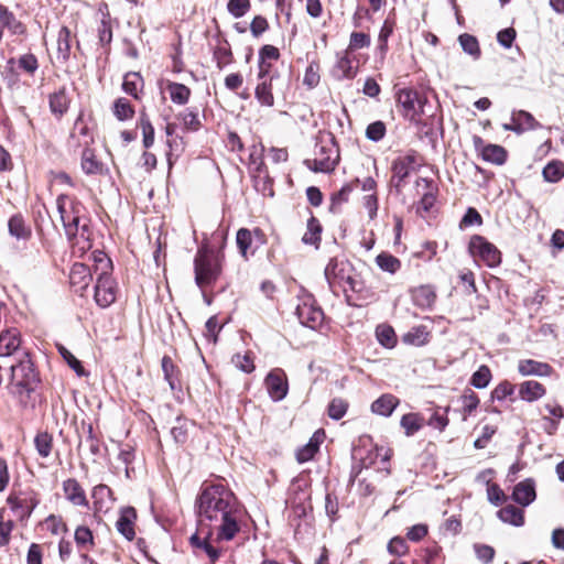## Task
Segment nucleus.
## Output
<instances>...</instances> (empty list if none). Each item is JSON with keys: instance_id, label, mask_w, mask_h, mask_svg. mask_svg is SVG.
I'll return each mask as SVG.
<instances>
[{"instance_id": "42", "label": "nucleus", "mask_w": 564, "mask_h": 564, "mask_svg": "<svg viewBox=\"0 0 564 564\" xmlns=\"http://www.w3.org/2000/svg\"><path fill=\"white\" fill-rule=\"evenodd\" d=\"M458 42L463 48V51L467 54H469L474 59H477L480 57V47L478 40L468 33H464L459 35Z\"/></svg>"}, {"instance_id": "56", "label": "nucleus", "mask_w": 564, "mask_h": 564, "mask_svg": "<svg viewBox=\"0 0 564 564\" xmlns=\"http://www.w3.org/2000/svg\"><path fill=\"white\" fill-rule=\"evenodd\" d=\"M118 459L124 465L126 476L130 478V471L133 470L130 465L134 460V449L130 445H124L120 448Z\"/></svg>"}, {"instance_id": "33", "label": "nucleus", "mask_w": 564, "mask_h": 564, "mask_svg": "<svg viewBox=\"0 0 564 564\" xmlns=\"http://www.w3.org/2000/svg\"><path fill=\"white\" fill-rule=\"evenodd\" d=\"M9 232L17 239L26 240L31 236V229L25 225L22 216L14 215L9 219Z\"/></svg>"}, {"instance_id": "40", "label": "nucleus", "mask_w": 564, "mask_h": 564, "mask_svg": "<svg viewBox=\"0 0 564 564\" xmlns=\"http://www.w3.org/2000/svg\"><path fill=\"white\" fill-rule=\"evenodd\" d=\"M161 366L164 373V379L167 381L170 388L175 390L178 384L177 368L174 365L172 358L170 356H163Z\"/></svg>"}, {"instance_id": "54", "label": "nucleus", "mask_w": 564, "mask_h": 564, "mask_svg": "<svg viewBox=\"0 0 564 564\" xmlns=\"http://www.w3.org/2000/svg\"><path fill=\"white\" fill-rule=\"evenodd\" d=\"M180 119L182 120L184 127L188 130L197 131L200 127L198 112L195 110L186 109L180 115Z\"/></svg>"}, {"instance_id": "2", "label": "nucleus", "mask_w": 564, "mask_h": 564, "mask_svg": "<svg viewBox=\"0 0 564 564\" xmlns=\"http://www.w3.org/2000/svg\"><path fill=\"white\" fill-rule=\"evenodd\" d=\"M57 210L65 232L69 239L80 236L88 237V219L84 205L69 195L62 194L56 199Z\"/></svg>"}, {"instance_id": "63", "label": "nucleus", "mask_w": 564, "mask_h": 564, "mask_svg": "<svg viewBox=\"0 0 564 564\" xmlns=\"http://www.w3.org/2000/svg\"><path fill=\"white\" fill-rule=\"evenodd\" d=\"M487 497H488V500L495 506H499L506 500L505 492L496 484L488 486Z\"/></svg>"}, {"instance_id": "45", "label": "nucleus", "mask_w": 564, "mask_h": 564, "mask_svg": "<svg viewBox=\"0 0 564 564\" xmlns=\"http://www.w3.org/2000/svg\"><path fill=\"white\" fill-rule=\"evenodd\" d=\"M113 113L118 120L124 121L133 117L134 109L129 100L126 98H119L113 104Z\"/></svg>"}, {"instance_id": "23", "label": "nucleus", "mask_w": 564, "mask_h": 564, "mask_svg": "<svg viewBox=\"0 0 564 564\" xmlns=\"http://www.w3.org/2000/svg\"><path fill=\"white\" fill-rule=\"evenodd\" d=\"M400 401L391 393H384L371 403V411L381 416H390Z\"/></svg>"}, {"instance_id": "39", "label": "nucleus", "mask_w": 564, "mask_h": 564, "mask_svg": "<svg viewBox=\"0 0 564 564\" xmlns=\"http://www.w3.org/2000/svg\"><path fill=\"white\" fill-rule=\"evenodd\" d=\"M481 155L485 161L495 164H503L507 159L506 150L502 147L496 144H488L484 147Z\"/></svg>"}, {"instance_id": "58", "label": "nucleus", "mask_w": 564, "mask_h": 564, "mask_svg": "<svg viewBox=\"0 0 564 564\" xmlns=\"http://www.w3.org/2000/svg\"><path fill=\"white\" fill-rule=\"evenodd\" d=\"M514 384L505 380L496 386V388L491 392V399L497 401H502L507 397H510L514 392Z\"/></svg>"}, {"instance_id": "20", "label": "nucleus", "mask_w": 564, "mask_h": 564, "mask_svg": "<svg viewBox=\"0 0 564 564\" xmlns=\"http://www.w3.org/2000/svg\"><path fill=\"white\" fill-rule=\"evenodd\" d=\"M63 491L66 499L74 506L86 507L88 505L85 491L76 479H66L63 482Z\"/></svg>"}, {"instance_id": "26", "label": "nucleus", "mask_w": 564, "mask_h": 564, "mask_svg": "<svg viewBox=\"0 0 564 564\" xmlns=\"http://www.w3.org/2000/svg\"><path fill=\"white\" fill-rule=\"evenodd\" d=\"M333 75L337 79H351L355 77L356 68L354 67L352 62L348 57L347 53L337 57V62L333 69Z\"/></svg>"}, {"instance_id": "15", "label": "nucleus", "mask_w": 564, "mask_h": 564, "mask_svg": "<svg viewBox=\"0 0 564 564\" xmlns=\"http://www.w3.org/2000/svg\"><path fill=\"white\" fill-rule=\"evenodd\" d=\"M93 280V273L87 264L74 263L69 272V283L76 293L83 294Z\"/></svg>"}, {"instance_id": "24", "label": "nucleus", "mask_w": 564, "mask_h": 564, "mask_svg": "<svg viewBox=\"0 0 564 564\" xmlns=\"http://www.w3.org/2000/svg\"><path fill=\"white\" fill-rule=\"evenodd\" d=\"M48 102L51 112L57 118H61L66 113L69 107V98L66 95L65 88H61L59 90L51 94Z\"/></svg>"}, {"instance_id": "49", "label": "nucleus", "mask_w": 564, "mask_h": 564, "mask_svg": "<svg viewBox=\"0 0 564 564\" xmlns=\"http://www.w3.org/2000/svg\"><path fill=\"white\" fill-rule=\"evenodd\" d=\"M250 8V0H229L227 3L228 12L236 19L243 17Z\"/></svg>"}, {"instance_id": "18", "label": "nucleus", "mask_w": 564, "mask_h": 564, "mask_svg": "<svg viewBox=\"0 0 564 564\" xmlns=\"http://www.w3.org/2000/svg\"><path fill=\"white\" fill-rule=\"evenodd\" d=\"M535 497V484L530 478L517 484L512 492L513 500L523 507L532 503Z\"/></svg>"}, {"instance_id": "1", "label": "nucleus", "mask_w": 564, "mask_h": 564, "mask_svg": "<svg viewBox=\"0 0 564 564\" xmlns=\"http://www.w3.org/2000/svg\"><path fill=\"white\" fill-rule=\"evenodd\" d=\"M197 531L189 541L193 547L203 550L212 562L219 557V551L209 539L216 533V541H230L239 532L240 510L234 492L223 484L205 485L197 500Z\"/></svg>"}, {"instance_id": "62", "label": "nucleus", "mask_w": 564, "mask_h": 564, "mask_svg": "<svg viewBox=\"0 0 564 564\" xmlns=\"http://www.w3.org/2000/svg\"><path fill=\"white\" fill-rule=\"evenodd\" d=\"M482 224L481 215L473 207H469L460 220L459 226L469 227V226H480Z\"/></svg>"}, {"instance_id": "44", "label": "nucleus", "mask_w": 564, "mask_h": 564, "mask_svg": "<svg viewBox=\"0 0 564 564\" xmlns=\"http://www.w3.org/2000/svg\"><path fill=\"white\" fill-rule=\"evenodd\" d=\"M75 542L78 547L89 551L95 544L90 529L85 525H79L75 530Z\"/></svg>"}, {"instance_id": "14", "label": "nucleus", "mask_w": 564, "mask_h": 564, "mask_svg": "<svg viewBox=\"0 0 564 564\" xmlns=\"http://www.w3.org/2000/svg\"><path fill=\"white\" fill-rule=\"evenodd\" d=\"M517 369L522 377L547 378L554 373L551 365L535 359H520Z\"/></svg>"}, {"instance_id": "38", "label": "nucleus", "mask_w": 564, "mask_h": 564, "mask_svg": "<svg viewBox=\"0 0 564 564\" xmlns=\"http://www.w3.org/2000/svg\"><path fill=\"white\" fill-rule=\"evenodd\" d=\"M34 446L41 457H48L53 448V436L45 431L39 432L34 437Z\"/></svg>"}, {"instance_id": "36", "label": "nucleus", "mask_w": 564, "mask_h": 564, "mask_svg": "<svg viewBox=\"0 0 564 564\" xmlns=\"http://www.w3.org/2000/svg\"><path fill=\"white\" fill-rule=\"evenodd\" d=\"M82 169L86 174H99L102 163L99 162L91 149H85L82 153Z\"/></svg>"}, {"instance_id": "4", "label": "nucleus", "mask_w": 564, "mask_h": 564, "mask_svg": "<svg viewBox=\"0 0 564 564\" xmlns=\"http://www.w3.org/2000/svg\"><path fill=\"white\" fill-rule=\"evenodd\" d=\"M223 254L208 246H202L194 258L195 282L204 290L213 285L221 274Z\"/></svg>"}, {"instance_id": "52", "label": "nucleus", "mask_w": 564, "mask_h": 564, "mask_svg": "<svg viewBox=\"0 0 564 564\" xmlns=\"http://www.w3.org/2000/svg\"><path fill=\"white\" fill-rule=\"evenodd\" d=\"M512 121H514L519 127H523V131L539 127V123L535 121L534 117L523 110L514 112L512 115Z\"/></svg>"}, {"instance_id": "9", "label": "nucleus", "mask_w": 564, "mask_h": 564, "mask_svg": "<svg viewBox=\"0 0 564 564\" xmlns=\"http://www.w3.org/2000/svg\"><path fill=\"white\" fill-rule=\"evenodd\" d=\"M296 315L300 323L308 328L316 329L322 326L324 322V313L315 301L306 296L301 300L296 306Z\"/></svg>"}, {"instance_id": "17", "label": "nucleus", "mask_w": 564, "mask_h": 564, "mask_svg": "<svg viewBox=\"0 0 564 564\" xmlns=\"http://www.w3.org/2000/svg\"><path fill=\"white\" fill-rule=\"evenodd\" d=\"M518 392L521 400L532 403L546 394V388L539 381L527 380L519 384Z\"/></svg>"}, {"instance_id": "6", "label": "nucleus", "mask_w": 564, "mask_h": 564, "mask_svg": "<svg viewBox=\"0 0 564 564\" xmlns=\"http://www.w3.org/2000/svg\"><path fill=\"white\" fill-rule=\"evenodd\" d=\"M421 166V156L415 151H410L404 155L398 156L391 165L392 176L391 186L397 194H401L406 177Z\"/></svg>"}, {"instance_id": "30", "label": "nucleus", "mask_w": 564, "mask_h": 564, "mask_svg": "<svg viewBox=\"0 0 564 564\" xmlns=\"http://www.w3.org/2000/svg\"><path fill=\"white\" fill-rule=\"evenodd\" d=\"M497 514L501 521L516 527H521L524 523L523 511L513 505L501 508Z\"/></svg>"}, {"instance_id": "60", "label": "nucleus", "mask_w": 564, "mask_h": 564, "mask_svg": "<svg viewBox=\"0 0 564 564\" xmlns=\"http://www.w3.org/2000/svg\"><path fill=\"white\" fill-rule=\"evenodd\" d=\"M370 45V37L362 32H352L349 41V50L356 51Z\"/></svg>"}, {"instance_id": "43", "label": "nucleus", "mask_w": 564, "mask_h": 564, "mask_svg": "<svg viewBox=\"0 0 564 564\" xmlns=\"http://www.w3.org/2000/svg\"><path fill=\"white\" fill-rule=\"evenodd\" d=\"M463 421H466L469 415L478 408L479 398L477 394L469 390L460 397Z\"/></svg>"}, {"instance_id": "50", "label": "nucleus", "mask_w": 564, "mask_h": 564, "mask_svg": "<svg viewBox=\"0 0 564 564\" xmlns=\"http://www.w3.org/2000/svg\"><path fill=\"white\" fill-rule=\"evenodd\" d=\"M140 126L143 134V145L148 149L154 143V128L148 116L144 113L140 117Z\"/></svg>"}, {"instance_id": "35", "label": "nucleus", "mask_w": 564, "mask_h": 564, "mask_svg": "<svg viewBox=\"0 0 564 564\" xmlns=\"http://www.w3.org/2000/svg\"><path fill=\"white\" fill-rule=\"evenodd\" d=\"M143 87V78L139 73L130 72L124 75L122 89L124 93L138 99V93Z\"/></svg>"}, {"instance_id": "11", "label": "nucleus", "mask_w": 564, "mask_h": 564, "mask_svg": "<svg viewBox=\"0 0 564 564\" xmlns=\"http://www.w3.org/2000/svg\"><path fill=\"white\" fill-rule=\"evenodd\" d=\"M264 384L270 398L273 401H281L288 394V378L281 368L271 370L265 377Z\"/></svg>"}, {"instance_id": "37", "label": "nucleus", "mask_w": 564, "mask_h": 564, "mask_svg": "<svg viewBox=\"0 0 564 564\" xmlns=\"http://www.w3.org/2000/svg\"><path fill=\"white\" fill-rule=\"evenodd\" d=\"M542 175L544 181L549 183H557L564 177V163L555 160L549 162L544 166Z\"/></svg>"}, {"instance_id": "12", "label": "nucleus", "mask_w": 564, "mask_h": 564, "mask_svg": "<svg viewBox=\"0 0 564 564\" xmlns=\"http://www.w3.org/2000/svg\"><path fill=\"white\" fill-rule=\"evenodd\" d=\"M415 195L420 196L419 208L430 212L436 200L438 192L437 185L433 180L426 177H417L414 182Z\"/></svg>"}, {"instance_id": "21", "label": "nucleus", "mask_w": 564, "mask_h": 564, "mask_svg": "<svg viewBox=\"0 0 564 564\" xmlns=\"http://www.w3.org/2000/svg\"><path fill=\"white\" fill-rule=\"evenodd\" d=\"M137 518L133 508H126L121 511L119 519L116 522V528L128 541H132L135 536L134 520Z\"/></svg>"}, {"instance_id": "57", "label": "nucleus", "mask_w": 564, "mask_h": 564, "mask_svg": "<svg viewBox=\"0 0 564 564\" xmlns=\"http://www.w3.org/2000/svg\"><path fill=\"white\" fill-rule=\"evenodd\" d=\"M348 409V403L343 399H333L328 405V415L334 420L341 419Z\"/></svg>"}, {"instance_id": "53", "label": "nucleus", "mask_w": 564, "mask_h": 564, "mask_svg": "<svg viewBox=\"0 0 564 564\" xmlns=\"http://www.w3.org/2000/svg\"><path fill=\"white\" fill-rule=\"evenodd\" d=\"M231 362L236 368L246 373H251L254 370L253 359L250 354H236L232 356Z\"/></svg>"}, {"instance_id": "13", "label": "nucleus", "mask_w": 564, "mask_h": 564, "mask_svg": "<svg viewBox=\"0 0 564 564\" xmlns=\"http://www.w3.org/2000/svg\"><path fill=\"white\" fill-rule=\"evenodd\" d=\"M280 76L276 73L267 74L261 76L259 74L260 83L256 87L254 96L261 106L272 107L274 105L273 86Z\"/></svg>"}, {"instance_id": "41", "label": "nucleus", "mask_w": 564, "mask_h": 564, "mask_svg": "<svg viewBox=\"0 0 564 564\" xmlns=\"http://www.w3.org/2000/svg\"><path fill=\"white\" fill-rule=\"evenodd\" d=\"M57 53L58 58L64 62L68 59L70 53V31L68 28H61L57 36Z\"/></svg>"}, {"instance_id": "51", "label": "nucleus", "mask_w": 564, "mask_h": 564, "mask_svg": "<svg viewBox=\"0 0 564 564\" xmlns=\"http://www.w3.org/2000/svg\"><path fill=\"white\" fill-rule=\"evenodd\" d=\"M232 53L228 44L218 45L214 51V59L219 69L231 63Z\"/></svg>"}, {"instance_id": "5", "label": "nucleus", "mask_w": 564, "mask_h": 564, "mask_svg": "<svg viewBox=\"0 0 564 564\" xmlns=\"http://www.w3.org/2000/svg\"><path fill=\"white\" fill-rule=\"evenodd\" d=\"M340 160L339 148L333 133H321L317 138L314 159L305 160L306 167L315 173H332Z\"/></svg>"}, {"instance_id": "31", "label": "nucleus", "mask_w": 564, "mask_h": 564, "mask_svg": "<svg viewBox=\"0 0 564 564\" xmlns=\"http://www.w3.org/2000/svg\"><path fill=\"white\" fill-rule=\"evenodd\" d=\"M424 424V419L419 413H406L401 417L400 425L406 436H412L419 432Z\"/></svg>"}, {"instance_id": "48", "label": "nucleus", "mask_w": 564, "mask_h": 564, "mask_svg": "<svg viewBox=\"0 0 564 564\" xmlns=\"http://www.w3.org/2000/svg\"><path fill=\"white\" fill-rule=\"evenodd\" d=\"M491 380V371L489 367L482 365L475 371L470 379V384L477 389L486 388Z\"/></svg>"}, {"instance_id": "55", "label": "nucleus", "mask_w": 564, "mask_h": 564, "mask_svg": "<svg viewBox=\"0 0 564 564\" xmlns=\"http://www.w3.org/2000/svg\"><path fill=\"white\" fill-rule=\"evenodd\" d=\"M386 124L384 122L378 120L372 123H370L366 129V137L367 139L378 142L383 139L386 135Z\"/></svg>"}, {"instance_id": "64", "label": "nucleus", "mask_w": 564, "mask_h": 564, "mask_svg": "<svg viewBox=\"0 0 564 564\" xmlns=\"http://www.w3.org/2000/svg\"><path fill=\"white\" fill-rule=\"evenodd\" d=\"M377 337L383 346L390 347L394 344V332L389 326L378 327Z\"/></svg>"}, {"instance_id": "10", "label": "nucleus", "mask_w": 564, "mask_h": 564, "mask_svg": "<svg viewBox=\"0 0 564 564\" xmlns=\"http://www.w3.org/2000/svg\"><path fill=\"white\" fill-rule=\"evenodd\" d=\"M469 251L480 258L488 267L494 268L501 261L500 251L481 236H474L469 242Z\"/></svg>"}, {"instance_id": "29", "label": "nucleus", "mask_w": 564, "mask_h": 564, "mask_svg": "<svg viewBox=\"0 0 564 564\" xmlns=\"http://www.w3.org/2000/svg\"><path fill=\"white\" fill-rule=\"evenodd\" d=\"M430 340V332L424 325H417L412 327L408 333L403 335V341L413 346H423Z\"/></svg>"}, {"instance_id": "7", "label": "nucleus", "mask_w": 564, "mask_h": 564, "mask_svg": "<svg viewBox=\"0 0 564 564\" xmlns=\"http://www.w3.org/2000/svg\"><path fill=\"white\" fill-rule=\"evenodd\" d=\"M37 382V373L28 355L11 366V383L17 387L19 393L33 391Z\"/></svg>"}, {"instance_id": "25", "label": "nucleus", "mask_w": 564, "mask_h": 564, "mask_svg": "<svg viewBox=\"0 0 564 564\" xmlns=\"http://www.w3.org/2000/svg\"><path fill=\"white\" fill-rule=\"evenodd\" d=\"M0 25L7 28L14 35L22 34L25 31L24 25L3 4H0Z\"/></svg>"}, {"instance_id": "47", "label": "nucleus", "mask_w": 564, "mask_h": 564, "mask_svg": "<svg viewBox=\"0 0 564 564\" xmlns=\"http://www.w3.org/2000/svg\"><path fill=\"white\" fill-rule=\"evenodd\" d=\"M324 273L329 284L336 280H344V262H339L336 259H330L325 268Z\"/></svg>"}, {"instance_id": "27", "label": "nucleus", "mask_w": 564, "mask_h": 564, "mask_svg": "<svg viewBox=\"0 0 564 564\" xmlns=\"http://www.w3.org/2000/svg\"><path fill=\"white\" fill-rule=\"evenodd\" d=\"M280 57L279 50L273 45H264L259 51V73L261 76L272 74L270 72L271 64L269 61H278Z\"/></svg>"}, {"instance_id": "19", "label": "nucleus", "mask_w": 564, "mask_h": 564, "mask_svg": "<svg viewBox=\"0 0 564 564\" xmlns=\"http://www.w3.org/2000/svg\"><path fill=\"white\" fill-rule=\"evenodd\" d=\"M21 345L20 332L15 328L0 333V357L13 355Z\"/></svg>"}, {"instance_id": "61", "label": "nucleus", "mask_w": 564, "mask_h": 564, "mask_svg": "<svg viewBox=\"0 0 564 564\" xmlns=\"http://www.w3.org/2000/svg\"><path fill=\"white\" fill-rule=\"evenodd\" d=\"M474 549L479 561H481L485 564H489L492 562L495 557L494 547L487 544H475Z\"/></svg>"}, {"instance_id": "8", "label": "nucleus", "mask_w": 564, "mask_h": 564, "mask_svg": "<svg viewBox=\"0 0 564 564\" xmlns=\"http://www.w3.org/2000/svg\"><path fill=\"white\" fill-rule=\"evenodd\" d=\"M424 101L425 99L413 88H402L397 93V104L401 108L402 116L412 122L419 121Z\"/></svg>"}, {"instance_id": "32", "label": "nucleus", "mask_w": 564, "mask_h": 564, "mask_svg": "<svg viewBox=\"0 0 564 564\" xmlns=\"http://www.w3.org/2000/svg\"><path fill=\"white\" fill-rule=\"evenodd\" d=\"M170 98L174 104L185 105L191 97V89L184 84L170 82L167 84Z\"/></svg>"}, {"instance_id": "16", "label": "nucleus", "mask_w": 564, "mask_h": 564, "mask_svg": "<svg viewBox=\"0 0 564 564\" xmlns=\"http://www.w3.org/2000/svg\"><path fill=\"white\" fill-rule=\"evenodd\" d=\"M253 236H256L261 243L264 242L263 234L260 229H254L253 231L247 228H240L236 235V243L239 249L240 254L248 259L249 254H253L254 250L252 249Z\"/></svg>"}, {"instance_id": "46", "label": "nucleus", "mask_w": 564, "mask_h": 564, "mask_svg": "<svg viewBox=\"0 0 564 564\" xmlns=\"http://www.w3.org/2000/svg\"><path fill=\"white\" fill-rule=\"evenodd\" d=\"M376 262L381 270L389 273L397 272L401 267V262L398 258L384 252L377 256Z\"/></svg>"}, {"instance_id": "59", "label": "nucleus", "mask_w": 564, "mask_h": 564, "mask_svg": "<svg viewBox=\"0 0 564 564\" xmlns=\"http://www.w3.org/2000/svg\"><path fill=\"white\" fill-rule=\"evenodd\" d=\"M58 351H59L61 356L63 357V359L68 364V366L78 376H84L85 375V370H84V367L82 366L80 361L69 350H67L63 346H59L58 347Z\"/></svg>"}, {"instance_id": "22", "label": "nucleus", "mask_w": 564, "mask_h": 564, "mask_svg": "<svg viewBox=\"0 0 564 564\" xmlns=\"http://www.w3.org/2000/svg\"><path fill=\"white\" fill-rule=\"evenodd\" d=\"M413 303L421 308H430L436 301V292L432 285H420L411 290Z\"/></svg>"}, {"instance_id": "34", "label": "nucleus", "mask_w": 564, "mask_h": 564, "mask_svg": "<svg viewBox=\"0 0 564 564\" xmlns=\"http://www.w3.org/2000/svg\"><path fill=\"white\" fill-rule=\"evenodd\" d=\"M322 226L317 218L311 216L307 220V229L306 232L302 237V241L305 245H314L318 246L321 241Z\"/></svg>"}, {"instance_id": "28", "label": "nucleus", "mask_w": 564, "mask_h": 564, "mask_svg": "<svg viewBox=\"0 0 564 564\" xmlns=\"http://www.w3.org/2000/svg\"><path fill=\"white\" fill-rule=\"evenodd\" d=\"M323 433L316 432L307 444L299 448L296 452V459L299 463H306L314 457L318 451L319 443L322 442Z\"/></svg>"}, {"instance_id": "3", "label": "nucleus", "mask_w": 564, "mask_h": 564, "mask_svg": "<svg viewBox=\"0 0 564 564\" xmlns=\"http://www.w3.org/2000/svg\"><path fill=\"white\" fill-rule=\"evenodd\" d=\"M94 272L97 275L95 301L98 306L106 308L117 299V283L111 276L112 263L104 252H94Z\"/></svg>"}]
</instances>
